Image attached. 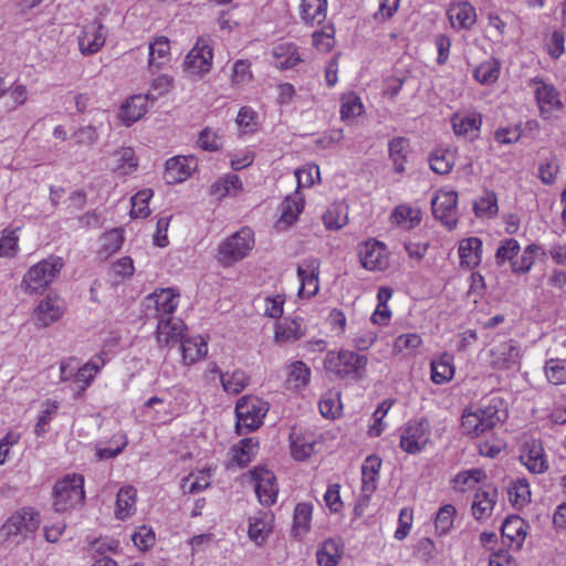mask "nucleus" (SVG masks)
Returning <instances> with one entry per match:
<instances>
[{"label": "nucleus", "mask_w": 566, "mask_h": 566, "mask_svg": "<svg viewBox=\"0 0 566 566\" xmlns=\"http://www.w3.org/2000/svg\"><path fill=\"white\" fill-rule=\"evenodd\" d=\"M506 411L503 400L499 397L483 399L479 405L467 408L461 418V427L465 434L479 437L503 422Z\"/></svg>", "instance_id": "obj_1"}, {"label": "nucleus", "mask_w": 566, "mask_h": 566, "mask_svg": "<svg viewBox=\"0 0 566 566\" xmlns=\"http://www.w3.org/2000/svg\"><path fill=\"white\" fill-rule=\"evenodd\" d=\"M367 357L352 350L328 352L324 360L325 369L337 378H364Z\"/></svg>", "instance_id": "obj_2"}, {"label": "nucleus", "mask_w": 566, "mask_h": 566, "mask_svg": "<svg viewBox=\"0 0 566 566\" xmlns=\"http://www.w3.org/2000/svg\"><path fill=\"white\" fill-rule=\"evenodd\" d=\"M269 411L268 402L258 397H242L235 406L237 431L245 434L256 430Z\"/></svg>", "instance_id": "obj_3"}, {"label": "nucleus", "mask_w": 566, "mask_h": 566, "mask_svg": "<svg viewBox=\"0 0 566 566\" xmlns=\"http://www.w3.org/2000/svg\"><path fill=\"white\" fill-rule=\"evenodd\" d=\"M64 266L63 259L51 255L31 266L22 280V286L28 293H36L51 284Z\"/></svg>", "instance_id": "obj_4"}, {"label": "nucleus", "mask_w": 566, "mask_h": 566, "mask_svg": "<svg viewBox=\"0 0 566 566\" xmlns=\"http://www.w3.org/2000/svg\"><path fill=\"white\" fill-rule=\"evenodd\" d=\"M84 478L80 474H69L54 485L53 507L56 512H65L84 501Z\"/></svg>", "instance_id": "obj_5"}, {"label": "nucleus", "mask_w": 566, "mask_h": 566, "mask_svg": "<svg viewBox=\"0 0 566 566\" xmlns=\"http://www.w3.org/2000/svg\"><path fill=\"white\" fill-rule=\"evenodd\" d=\"M254 244L253 232L244 227L219 245V261L230 265L245 258Z\"/></svg>", "instance_id": "obj_6"}, {"label": "nucleus", "mask_w": 566, "mask_h": 566, "mask_svg": "<svg viewBox=\"0 0 566 566\" xmlns=\"http://www.w3.org/2000/svg\"><path fill=\"white\" fill-rule=\"evenodd\" d=\"M40 526L39 513L31 507H23L12 514L0 527V537L3 541H11L18 536L27 537Z\"/></svg>", "instance_id": "obj_7"}, {"label": "nucleus", "mask_w": 566, "mask_h": 566, "mask_svg": "<svg viewBox=\"0 0 566 566\" xmlns=\"http://www.w3.org/2000/svg\"><path fill=\"white\" fill-rule=\"evenodd\" d=\"M179 294L172 289L156 290L143 302L144 317L147 321L172 316L178 306Z\"/></svg>", "instance_id": "obj_8"}, {"label": "nucleus", "mask_w": 566, "mask_h": 566, "mask_svg": "<svg viewBox=\"0 0 566 566\" xmlns=\"http://www.w3.org/2000/svg\"><path fill=\"white\" fill-rule=\"evenodd\" d=\"M212 48L209 40L199 38L195 46L186 55L184 66L190 75L202 76L207 74L212 65Z\"/></svg>", "instance_id": "obj_9"}, {"label": "nucleus", "mask_w": 566, "mask_h": 566, "mask_svg": "<svg viewBox=\"0 0 566 566\" xmlns=\"http://www.w3.org/2000/svg\"><path fill=\"white\" fill-rule=\"evenodd\" d=\"M457 202L458 195L454 191L439 192L431 201L433 216L450 230L455 228L458 222Z\"/></svg>", "instance_id": "obj_10"}, {"label": "nucleus", "mask_w": 566, "mask_h": 566, "mask_svg": "<svg viewBox=\"0 0 566 566\" xmlns=\"http://www.w3.org/2000/svg\"><path fill=\"white\" fill-rule=\"evenodd\" d=\"M520 460L534 474L544 473L548 469L542 441L532 439L522 444Z\"/></svg>", "instance_id": "obj_11"}, {"label": "nucleus", "mask_w": 566, "mask_h": 566, "mask_svg": "<svg viewBox=\"0 0 566 566\" xmlns=\"http://www.w3.org/2000/svg\"><path fill=\"white\" fill-rule=\"evenodd\" d=\"M429 441L428 421H413L403 430L400 438V447L408 453L420 452Z\"/></svg>", "instance_id": "obj_12"}, {"label": "nucleus", "mask_w": 566, "mask_h": 566, "mask_svg": "<svg viewBox=\"0 0 566 566\" xmlns=\"http://www.w3.org/2000/svg\"><path fill=\"white\" fill-rule=\"evenodd\" d=\"M107 29L99 19L84 27L82 35L78 36V48L82 54L92 55L98 52L105 44Z\"/></svg>", "instance_id": "obj_13"}, {"label": "nucleus", "mask_w": 566, "mask_h": 566, "mask_svg": "<svg viewBox=\"0 0 566 566\" xmlns=\"http://www.w3.org/2000/svg\"><path fill=\"white\" fill-rule=\"evenodd\" d=\"M361 265L369 271H384L388 266L386 247L375 240L366 241L359 247Z\"/></svg>", "instance_id": "obj_14"}, {"label": "nucleus", "mask_w": 566, "mask_h": 566, "mask_svg": "<svg viewBox=\"0 0 566 566\" xmlns=\"http://www.w3.org/2000/svg\"><path fill=\"white\" fill-rule=\"evenodd\" d=\"M255 481V493L261 504L270 506L276 501L279 486L273 472L265 468H256L252 471Z\"/></svg>", "instance_id": "obj_15"}, {"label": "nucleus", "mask_w": 566, "mask_h": 566, "mask_svg": "<svg viewBox=\"0 0 566 566\" xmlns=\"http://www.w3.org/2000/svg\"><path fill=\"white\" fill-rule=\"evenodd\" d=\"M381 467V459L377 455H368L361 468V496L359 504L356 505L355 512L358 514L360 505H366L370 495L376 490L379 470Z\"/></svg>", "instance_id": "obj_16"}, {"label": "nucleus", "mask_w": 566, "mask_h": 566, "mask_svg": "<svg viewBox=\"0 0 566 566\" xmlns=\"http://www.w3.org/2000/svg\"><path fill=\"white\" fill-rule=\"evenodd\" d=\"M197 168L193 156H176L166 161L164 178L167 184L175 185L185 181Z\"/></svg>", "instance_id": "obj_17"}, {"label": "nucleus", "mask_w": 566, "mask_h": 566, "mask_svg": "<svg viewBox=\"0 0 566 566\" xmlns=\"http://www.w3.org/2000/svg\"><path fill=\"white\" fill-rule=\"evenodd\" d=\"M319 262L315 259L306 260L297 266V276L301 281L298 295L312 297L318 292Z\"/></svg>", "instance_id": "obj_18"}, {"label": "nucleus", "mask_w": 566, "mask_h": 566, "mask_svg": "<svg viewBox=\"0 0 566 566\" xmlns=\"http://www.w3.org/2000/svg\"><path fill=\"white\" fill-rule=\"evenodd\" d=\"M490 364L497 369H506L515 365L520 358V350L513 340L494 344L490 349Z\"/></svg>", "instance_id": "obj_19"}, {"label": "nucleus", "mask_w": 566, "mask_h": 566, "mask_svg": "<svg viewBox=\"0 0 566 566\" xmlns=\"http://www.w3.org/2000/svg\"><path fill=\"white\" fill-rule=\"evenodd\" d=\"M535 96L541 115L545 119L552 118L555 111L563 108L559 93L552 85L541 83V85L536 87Z\"/></svg>", "instance_id": "obj_20"}, {"label": "nucleus", "mask_w": 566, "mask_h": 566, "mask_svg": "<svg viewBox=\"0 0 566 566\" xmlns=\"http://www.w3.org/2000/svg\"><path fill=\"white\" fill-rule=\"evenodd\" d=\"M63 305L59 298L46 297L42 300L34 311L35 325L48 327L63 315Z\"/></svg>", "instance_id": "obj_21"}, {"label": "nucleus", "mask_w": 566, "mask_h": 566, "mask_svg": "<svg viewBox=\"0 0 566 566\" xmlns=\"http://www.w3.org/2000/svg\"><path fill=\"white\" fill-rule=\"evenodd\" d=\"M497 497V490L493 485H483L474 496L472 514L476 520H483L491 515Z\"/></svg>", "instance_id": "obj_22"}, {"label": "nucleus", "mask_w": 566, "mask_h": 566, "mask_svg": "<svg viewBox=\"0 0 566 566\" xmlns=\"http://www.w3.org/2000/svg\"><path fill=\"white\" fill-rule=\"evenodd\" d=\"M155 101L156 96L151 93L146 95H134L122 106L119 117L126 125L137 122L146 112L148 101Z\"/></svg>", "instance_id": "obj_23"}, {"label": "nucleus", "mask_w": 566, "mask_h": 566, "mask_svg": "<svg viewBox=\"0 0 566 566\" xmlns=\"http://www.w3.org/2000/svg\"><path fill=\"white\" fill-rule=\"evenodd\" d=\"M501 534L507 545L520 548L526 536L524 520L517 515L507 516L502 523Z\"/></svg>", "instance_id": "obj_24"}, {"label": "nucleus", "mask_w": 566, "mask_h": 566, "mask_svg": "<svg viewBox=\"0 0 566 566\" xmlns=\"http://www.w3.org/2000/svg\"><path fill=\"white\" fill-rule=\"evenodd\" d=\"M184 323L174 316L159 318L156 331V338L159 344L168 345L174 340H181Z\"/></svg>", "instance_id": "obj_25"}, {"label": "nucleus", "mask_w": 566, "mask_h": 566, "mask_svg": "<svg viewBox=\"0 0 566 566\" xmlns=\"http://www.w3.org/2000/svg\"><path fill=\"white\" fill-rule=\"evenodd\" d=\"M482 241L476 237L463 239L459 244L461 266L473 269L481 262Z\"/></svg>", "instance_id": "obj_26"}, {"label": "nucleus", "mask_w": 566, "mask_h": 566, "mask_svg": "<svg viewBox=\"0 0 566 566\" xmlns=\"http://www.w3.org/2000/svg\"><path fill=\"white\" fill-rule=\"evenodd\" d=\"M304 335L302 318L285 319L276 325L274 340L279 344L294 343Z\"/></svg>", "instance_id": "obj_27"}, {"label": "nucleus", "mask_w": 566, "mask_h": 566, "mask_svg": "<svg viewBox=\"0 0 566 566\" xmlns=\"http://www.w3.org/2000/svg\"><path fill=\"white\" fill-rule=\"evenodd\" d=\"M304 207V200L297 195L286 197L280 206L281 217L276 222L277 230H285L293 224Z\"/></svg>", "instance_id": "obj_28"}, {"label": "nucleus", "mask_w": 566, "mask_h": 566, "mask_svg": "<svg viewBox=\"0 0 566 566\" xmlns=\"http://www.w3.org/2000/svg\"><path fill=\"white\" fill-rule=\"evenodd\" d=\"M452 128L457 136H470L480 130L482 119L478 113H455L452 118Z\"/></svg>", "instance_id": "obj_29"}, {"label": "nucleus", "mask_w": 566, "mask_h": 566, "mask_svg": "<svg viewBox=\"0 0 566 566\" xmlns=\"http://www.w3.org/2000/svg\"><path fill=\"white\" fill-rule=\"evenodd\" d=\"M448 17L452 27L459 29H469L476 20L475 9L468 2L451 6Z\"/></svg>", "instance_id": "obj_30"}, {"label": "nucleus", "mask_w": 566, "mask_h": 566, "mask_svg": "<svg viewBox=\"0 0 566 566\" xmlns=\"http://www.w3.org/2000/svg\"><path fill=\"white\" fill-rule=\"evenodd\" d=\"M181 352L185 364L190 365L208 353L207 342L200 337H181Z\"/></svg>", "instance_id": "obj_31"}, {"label": "nucleus", "mask_w": 566, "mask_h": 566, "mask_svg": "<svg viewBox=\"0 0 566 566\" xmlns=\"http://www.w3.org/2000/svg\"><path fill=\"white\" fill-rule=\"evenodd\" d=\"M326 0H302L301 18L306 24H321L326 19Z\"/></svg>", "instance_id": "obj_32"}, {"label": "nucleus", "mask_w": 566, "mask_h": 566, "mask_svg": "<svg viewBox=\"0 0 566 566\" xmlns=\"http://www.w3.org/2000/svg\"><path fill=\"white\" fill-rule=\"evenodd\" d=\"M170 53V41L167 36H157L149 44V66L159 69L166 63Z\"/></svg>", "instance_id": "obj_33"}, {"label": "nucleus", "mask_w": 566, "mask_h": 566, "mask_svg": "<svg viewBox=\"0 0 566 566\" xmlns=\"http://www.w3.org/2000/svg\"><path fill=\"white\" fill-rule=\"evenodd\" d=\"M342 553L339 543L328 538L317 549V563L319 566H336L342 557Z\"/></svg>", "instance_id": "obj_34"}, {"label": "nucleus", "mask_w": 566, "mask_h": 566, "mask_svg": "<svg viewBox=\"0 0 566 566\" xmlns=\"http://www.w3.org/2000/svg\"><path fill=\"white\" fill-rule=\"evenodd\" d=\"M312 521V505L298 503L294 510L292 533L295 537H302L310 531Z\"/></svg>", "instance_id": "obj_35"}, {"label": "nucleus", "mask_w": 566, "mask_h": 566, "mask_svg": "<svg viewBox=\"0 0 566 566\" xmlns=\"http://www.w3.org/2000/svg\"><path fill=\"white\" fill-rule=\"evenodd\" d=\"M454 369L452 357L444 354L439 359L431 361V379L434 384H444L452 379Z\"/></svg>", "instance_id": "obj_36"}, {"label": "nucleus", "mask_w": 566, "mask_h": 566, "mask_svg": "<svg viewBox=\"0 0 566 566\" xmlns=\"http://www.w3.org/2000/svg\"><path fill=\"white\" fill-rule=\"evenodd\" d=\"M135 499L136 490L133 486H125L119 489L117 493L115 511L117 518L124 520L133 513Z\"/></svg>", "instance_id": "obj_37"}, {"label": "nucleus", "mask_w": 566, "mask_h": 566, "mask_svg": "<svg viewBox=\"0 0 566 566\" xmlns=\"http://www.w3.org/2000/svg\"><path fill=\"white\" fill-rule=\"evenodd\" d=\"M316 442L304 436L291 434V453L297 461H304L315 452Z\"/></svg>", "instance_id": "obj_38"}, {"label": "nucleus", "mask_w": 566, "mask_h": 566, "mask_svg": "<svg viewBox=\"0 0 566 566\" xmlns=\"http://www.w3.org/2000/svg\"><path fill=\"white\" fill-rule=\"evenodd\" d=\"M409 142L403 137H397L389 143V156L394 161V170L398 174L405 171Z\"/></svg>", "instance_id": "obj_39"}, {"label": "nucleus", "mask_w": 566, "mask_h": 566, "mask_svg": "<svg viewBox=\"0 0 566 566\" xmlns=\"http://www.w3.org/2000/svg\"><path fill=\"white\" fill-rule=\"evenodd\" d=\"M220 379L223 389L233 395L241 392L249 384V377L240 369H237L231 374L220 373Z\"/></svg>", "instance_id": "obj_40"}, {"label": "nucleus", "mask_w": 566, "mask_h": 566, "mask_svg": "<svg viewBox=\"0 0 566 566\" xmlns=\"http://www.w3.org/2000/svg\"><path fill=\"white\" fill-rule=\"evenodd\" d=\"M124 242L122 230L113 229L101 238L99 256L106 259L117 252Z\"/></svg>", "instance_id": "obj_41"}, {"label": "nucleus", "mask_w": 566, "mask_h": 566, "mask_svg": "<svg viewBox=\"0 0 566 566\" xmlns=\"http://www.w3.org/2000/svg\"><path fill=\"white\" fill-rule=\"evenodd\" d=\"M346 207L340 205L331 206L327 211L323 214V222L328 230H339L347 224V211Z\"/></svg>", "instance_id": "obj_42"}, {"label": "nucleus", "mask_w": 566, "mask_h": 566, "mask_svg": "<svg viewBox=\"0 0 566 566\" xmlns=\"http://www.w3.org/2000/svg\"><path fill=\"white\" fill-rule=\"evenodd\" d=\"M274 56L276 66L283 70L291 69L301 61L296 48L292 44L275 48Z\"/></svg>", "instance_id": "obj_43"}, {"label": "nucleus", "mask_w": 566, "mask_h": 566, "mask_svg": "<svg viewBox=\"0 0 566 566\" xmlns=\"http://www.w3.org/2000/svg\"><path fill=\"white\" fill-rule=\"evenodd\" d=\"M98 370V366L92 363H86L82 367L78 366L74 378V382L78 385L75 392L76 398L81 397V395L86 390Z\"/></svg>", "instance_id": "obj_44"}, {"label": "nucleus", "mask_w": 566, "mask_h": 566, "mask_svg": "<svg viewBox=\"0 0 566 566\" xmlns=\"http://www.w3.org/2000/svg\"><path fill=\"white\" fill-rule=\"evenodd\" d=\"M500 75V62L496 60H490L481 63L474 70V77L482 84L494 83Z\"/></svg>", "instance_id": "obj_45"}, {"label": "nucleus", "mask_w": 566, "mask_h": 566, "mask_svg": "<svg viewBox=\"0 0 566 566\" xmlns=\"http://www.w3.org/2000/svg\"><path fill=\"white\" fill-rule=\"evenodd\" d=\"M545 374L548 381L553 385L566 382V358H551L546 361Z\"/></svg>", "instance_id": "obj_46"}, {"label": "nucleus", "mask_w": 566, "mask_h": 566, "mask_svg": "<svg viewBox=\"0 0 566 566\" xmlns=\"http://www.w3.org/2000/svg\"><path fill=\"white\" fill-rule=\"evenodd\" d=\"M453 166V155L449 150H437L430 156V168L436 174L447 175Z\"/></svg>", "instance_id": "obj_47"}, {"label": "nucleus", "mask_w": 566, "mask_h": 566, "mask_svg": "<svg viewBox=\"0 0 566 566\" xmlns=\"http://www.w3.org/2000/svg\"><path fill=\"white\" fill-rule=\"evenodd\" d=\"M311 378V369L303 361H294L290 367L287 381L298 389L306 386Z\"/></svg>", "instance_id": "obj_48"}, {"label": "nucleus", "mask_w": 566, "mask_h": 566, "mask_svg": "<svg viewBox=\"0 0 566 566\" xmlns=\"http://www.w3.org/2000/svg\"><path fill=\"white\" fill-rule=\"evenodd\" d=\"M510 502L514 506H524L531 500V490L525 479H518L509 489Z\"/></svg>", "instance_id": "obj_49"}, {"label": "nucleus", "mask_w": 566, "mask_h": 566, "mask_svg": "<svg viewBox=\"0 0 566 566\" xmlns=\"http://www.w3.org/2000/svg\"><path fill=\"white\" fill-rule=\"evenodd\" d=\"M256 443L252 438L242 439L239 444L234 446L233 451V461L237 462L240 467H245L252 459V455L256 449Z\"/></svg>", "instance_id": "obj_50"}, {"label": "nucleus", "mask_w": 566, "mask_h": 566, "mask_svg": "<svg viewBox=\"0 0 566 566\" xmlns=\"http://www.w3.org/2000/svg\"><path fill=\"white\" fill-rule=\"evenodd\" d=\"M319 412L324 418L334 419L340 413L342 405L337 392L325 394L318 402Z\"/></svg>", "instance_id": "obj_51"}, {"label": "nucleus", "mask_w": 566, "mask_h": 566, "mask_svg": "<svg viewBox=\"0 0 566 566\" xmlns=\"http://www.w3.org/2000/svg\"><path fill=\"white\" fill-rule=\"evenodd\" d=\"M364 106L360 98L354 93L346 94L342 97L340 117L343 120H348L359 116L363 113Z\"/></svg>", "instance_id": "obj_52"}, {"label": "nucleus", "mask_w": 566, "mask_h": 566, "mask_svg": "<svg viewBox=\"0 0 566 566\" xmlns=\"http://www.w3.org/2000/svg\"><path fill=\"white\" fill-rule=\"evenodd\" d=\"M114 157L117 161L116 169L119 170L123 175L133 172L137 167L135 151L130 147H124L115 151Z\"/></svg>", "instance_id": "obj_53"}, {"label": "nucleus", "mask_w": 566, "mask_h": 566, "mask_svg": "<svg viewBox=\"0 0 566 566\" xmlns=\"http://www.w3.org/2000/svg\"><path fill=\"white\" fill-rule=\"evenodd\" d=\"M271 530V524L265 518H251L249 525V537L256 544H261L269 536Z\"/></svg>", "instance_id": "obj_54"}, {"label": "nucleus", "mask_w": 566, "mask_h": 566, "mask_svg": "<svg viewBox=\"0 0 566 566\" xmlns=\"http://www.w3.org/2000/svg\"><path fill=\"white\" fill-rule=\"evenodd\" d=\"M455 515V509L451 504H446L437 513L434 525L436 530L440 535H443L450 531L453 525V518Z\"/></svg>", "instance_id": "obj_55"}, {"label": "nucleus", "mask_w": 566, "mask_h": 566, "mask_svg": "<svg viewBox=\"0 0 566 566\" xmlns=\"http://www.w3.org/2000/svg\"><path fill=\"white\" fill-rule=\"evenodd\" d=\"M151 190L145 189L132 198L130 216L133 218H145L149 213L148 201L151 198Z\"/></svg>", "instance_id": "obj_56"}, {"label": "nucleus", "mask_w": 566, "mask_h": 566, "mask_svg": "<svg viewBox=\"0 0 566 566\" xmlns=\"http://www.w3.org/2000/svg\"><path fill=\"white\" fill-rule=\"evenodd\" d=\"M539 247L535 244L527 245L520 260L512 261V271L515 273H526L531 270L535 254L539 251Z\"/></svg>", "instance_id": "obj_57"}, {"label": "nucleus", "mask_w": 566, "mask_h": 566, "mask_svg": "<svg viewBox=\"0 0 566 566\" xmlns=\"http://www.w3.org/2000/svg\"><path fill=\"white\" fill-rule=\"evenodd\" d=\"M473 209L478 217L495 216L497 213L496 196L493 192L486 193L474 202Z\"/></svg>", "instance_id": "obj_58"}, {"label": "nucleus", "mask_w": 566, "mask_h": 566, "mask_svg": "<svg viewBox=\"0 0 566 566\" xmlns=\"http://www.w3.org/2000/svg\"><path fill=\"white\" fill-rule=\"evenodd\" d=\"M298 188L312 187L316 181H319V168L316 165H307L295 171Z\"/></svg>", "instance_id": "obj_59"}, {"label": "nucleus", "mask_w": 566, "mask_h": 566, "mask_svg": "<svg viewBox=\"0 0 566 566\" xmlns=\"http://www.w3.org/2000/svg\"><path fill=\"white\" fill-rule=\"evenodd\" d=\"M520 251V244L514 239H507L497 248L495 259L497 265L504 264L505 261H514L513 258L517 255Z\"/></svg>", "instance_id": "obj_60"}, {"label": "nucleus", "mask_w": 566, "mask_h": 566, "mask_svg": "<svg viewBox=\"0 0 566 566\" xmlns=\"http://www.w3.org/2000/svg\"><path fill=\"white\" fill-rule=\"evenodd\" d=\"M198 143L203 150L208 151H217L222 147L221 137L209 127L199 134Z\"/></svg>", "instance_id": "obj_61"}, {"label": "nucleus", "mask_w": 566, "mask_h": 566, "mask_svg": "<svg viewBox=\"0 0 566 566\" xmlns=\"http://www.w3.org/2000/svg\"><path fill=\"white\" fill-rule=\"evenodd\" d=\"M313 45L319 52H328L334 46V29L315 31L313 33Z\"/></svg>", "instance_id": "obj_62"}, {"label": "nucleus", "mask_w": 566, "mask_h": 566, "mask_svg": "<svg viewBox=\"0 0 566 566\" xmlns=\"http://www.w3.org/2000/svg\"><path fill=\"white\" fill-rule=\"evenodd\" d=\"M93 558L107 557L106 553H115L118 549V541L115 539H95L92 543Z\"/></svg>", "instance_id": "obj_63"}, {"label": "nucleus", "mask_w": 566, "mask_h": 566, "mask_svg": "<svg viewBox=\"0 0 566 566\" xmlns=\"http://www.w3.org/2000/svg\"><path fill=\"white\" fill-rule=\"evenodd\" d=\"M251 78L250 63L245 60H238L233 65L232 82L242 84L248 83Z\"/></svg>", "instance_id": "obj_64"}]
</instances>
